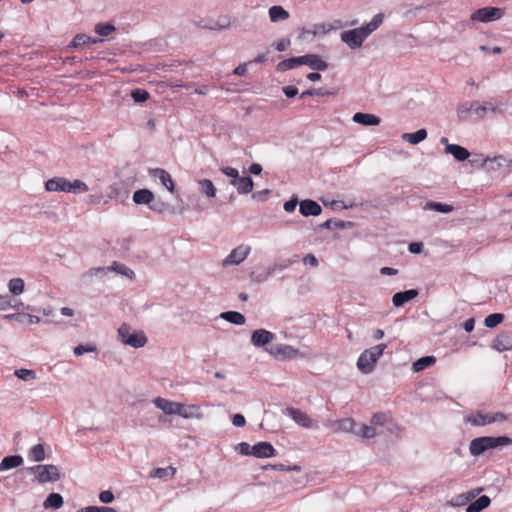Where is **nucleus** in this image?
<instances>
[{
    "instance_id": "20",
    "label": "nucleus",
    "mask_w": 512,
    "mask_h": 512,
    "mask_svg": "<svg viewBox=\"0 0 512 512\" xmlns=\"http://www.w3.org/2000/svg\"><path fill=\"white\" fill-rule=\"evenodd\" d=\"M482 488H475L465 493L459 494L451 500L453 506H463L470 504L482 491Z\"/></svg>"
},
{
    "instance_id": "63",
    "label": "nucleus",
    "mask_w": 512,
    "mask_h": 512,
    "mask_svg": "<svg viewBox=\"0 0 512 512\" xmlns=\"http://www.w3.org/2000/svg\"><path fill=\"white\" fill-rule=\"evenodd\" d=\"M251 448H252V446H250L249 443H247V442H241L236 446V450L241 455H245V456L252 455Z\"/></svg>"
},
{
    "instance_id": "36",
    "label": "nucleus",
    "mask_w": 512,
    "mask_h": 512,
    "mask_svg": "<svg viewBox=\"0 0 512 512\" xmlns=\"http://www.w3.org/2000/svg\"><path fill=\"white\" fill-rule=\"evenodd\" d=\"M353 223L343 220L328 219L318 226L319 229H343L352 226Z\"/></svg>"
},
{
    "instance_id": "13",
    "label": "nucleus",
    "mask_w": 512,
    "mask_h": 512,
    "mask_svg": "<svg viewBox=\"0 0 512 512\" xmlns=\"http://www.w3.org/2000/svg\"><path fill=\"white\" fill-rule=\"evenodd\" d=\"M299 205V212L304 217L318 216L322 212V207L311 199L302 200Z\"/></svg>"
},
{
    "instance_id": "52",
    "label": "nucleus",
    "mask_w": 512,
    "mask_h": 512,
    "mask_svg": "<svg viewBox=\"0 0 512 512\" xmlns=\"http://www.w3.org/2000/svg\"><path fill=\"white\" fill-rule=\"evenodd\" d=\"M148 207L151 211L162 214L167 210L168 204L162 201L161 199H155L154 195L153 202H150Z\"/></svg>"
},
{
    "instance_id": "46",
    "label": "nucleus",
    "mask_w": 512,
    "mask_h": 512,
    "mask_svg": "<svg viewBox=\"0 0 512 512\" xmlns=\"http://www.w3.org/2000/svg\"><path fill=\"white\" fill-rule=\"evenodd\" d=\"M107 274V269L105 267H95V268H91L89 269L88 271H86L83 275H82V280L85 282V283H90L91 282V279L94 277V276H98V275H106Z\"/></svg>"
},
{
    "instance_id": "8",
    "label": "nucleus",
    "mask_w": 512,
    "mask_h": 512,
    "mask_svg": "<svg viewBox=\"0 0 512 512\" xmlns=\"http://www.w3.org/2000/svg\"><path fill=\"white\" fill-rule=\"evenodd\" d=\"M250 246L240 245L233 249L230 254L223 260V266L239 265L250 253Z\"/></svg>"
},
{
    "instance_id": "14",
    "label": "nucleus",
    "mask_w": 512,
    "mask_h": 512,
    "mask_svg": "<svg viewBox=\"0 0 512 512\" xmlns=\"http://www.w3.org/2000/svg\"><path fill=\"white\" fill-rule=\"evenodd\" d=\"M355 421L352 418H344L336 421H332L327 426L332 429L333 432H355Z\"/></svg>"
},
{
    "instance_id": "48",
    "label": "nucleus",
    "mask_w": 512,
    "mask_h": 512,
    "mask_svg": "<svg viewBox=\"0 0 512 512\" xmlns=\"http://www.w3.org/2000/svg\"><path fill=\"white\" fill-rule=\"evenodd\" d=\"M489 109L493 112H496L497 107L494 106L492 103L486 102L483 105H475L473 108V112L478 116L479 119H483L486 116V113Z\"/></svg>"
},
{
    "instance_id": "4",
    "label": "nucleus",
    "mask_w": 512,
    "mask_h": 512,
    "mask_svg": "<svg viewBox=\"0 0 512 512\" xmlns=\"http://www.w3.org/2000/svg\"><path fill=\"white\" fill-rule=\"evenodd\" d=\"M39 483L56 482L61 478L59 469L53 464L35 465L29 468Z\"/></svg>"
},
{
    "instance_id": "45",
    "label": "nucleus",
    "mask_w": 512,
    "mask_h": 512,
    "mask_svg": "<svg viewBox=\"0 0 512 512\" xmlns=\"http://www.w3.org/2000/svg\"><path fill=\"white\" fill-rule=\"evenodd\" d=\"M276 271V266H272V267H268L267 269H265L264 271L260 272V273H255V272H252L251 273V279L254 281V282H257V283H261V282H264L266 280H268V278Z\"/></svg>"
},
{
    "instance_id": "61",
    "label": "nucleus",
    "mask_w": 512,
    "mask_h": 512,
    "mask_svg": "<svg viewBox=\"0 0 512 512\" xmlns=\"http://www.w3.org/2000/svg\"><path fill=\"white\" fill-rule=\"evenodd\" d=\"M291 44L289 38H283L277 42L272 43V47H274L277 51L282 52L285 51Z\"/></svg>"
},
{
    "instance_id": "10",
    "label": "nucleus",
    "mask_w": 512,
    "mask_h": 512,
    "mask_svg": "<svg viewBox=\"0 0 512 512\" xmlns=\"http://www.w3.org/2000/svg\"><path fill=\"white\" fill-rule=\"evenodd\" d=\"M252 456L256 458H270L277 454L276 449L269 442H258L251 448Z\"/></svg>"
},
{
    "instance_id": "16",
    "label": "nucleus",
    "mask_w": 512,
    "mask_h": 512,
    "mask_svg": "<svg viewBox=\"0 0 512 512\" xmlns=\"http://www.w3.org/2000/svg\"><path fill=\"white\" fill-rule=\"evenodd\" d=\"M383 20L384 14L378 13L374 15V17L369 23L359 27V32L362 34L363 38L366 39L370 34L376 31L383 23Z\"/></svg>"
},
{
    "instance_id": "57",
    "label": "nucleus",
    "mask_w": 512,
    "mask_h": 512,
    "mask_svg": "<svg viewBox=\"0 0 512 512\" xmlns=\"http://www.w3.org/2000/svg\"><path fill=\"white\" fill-rule=\"evenodd\" d=\"M388 414L386 413H375L371 418V424L373 426H384L385 423L388 421Z\"/></svg>"
},
{
    "instance_id": "34",
    "label": "nucleus",
    "mask_w": 512,
    "mask_h": 512,
    "mask_svg": "<svg viewBox=\"0 0 512 512\" xmlns=\"http://www.w3.org/2000/svg\"><path fill=\"white\" fill-rule=\"evenodd\" d=\"M220 317L229 323L235 324V325H243L245 324V316L237 311H226L222 312L220 314Z\"/></svg>"
},
{
    "instance_id": "40",
    "label": "nucleus",
    "mask_w": 512,
    "mask_h": 512,
    "mask_svg": "<svg viewBox=\"0 0 512 512\" xmlns=\"http://www.w3.org/2000/svg\"><path fill=\"white\" fill-rule=\"evenodd\" d=\"M31 461L40 462L45 459V450L42 444H36L28 452Z\"/></svg>"
},
{
    "instance_id": "51",
    "label": "nucleus",
    "mask_w": 512,
    "mask_h": 512,
    "mask_svg": "<svg viewBox=\"0 0 512 512\" xmlns=\"http://www.w3.org/2000/svg\"><path fill=\"white\" fill-rule=\"evenodd\" d=\"M89 190L87 184L81 180H74L73 182L69 181V192L78 194V193H84Z\"/></svg>"
},
{
    "instance_id": "38",
    "label": "nucleus",
    "mask_w": 512,
    "mask_h": 512,
    "mask_svg": "<svg viewBox=\"0 0 512 512\" xmlns=\"http://www.w3.org/2000/svg\"><path fill=\"white\" fill-rule=\"evenodd\" d=\"M200 192L207 197H215L216 195V187L213 182L209 179H202L198 181Z\"/></svg>"
},
{
    "instance_id": "42",
    "label": "nucleus",
    "mask_w": 512,
    "mask_h": 512,
    "mask_svg": "<svg viewBox=\"0 0 512 512\" xmlns=\"http://www.w3.org/2000/svg\"><path fill=\"white\" fill-rule=\"evenodd\" d=\"M475 106V102H469L465 101L461 104H459L457 108V116L459 120L463 121L466 120L468 115L473 111V108Z\"/></svg>"
},
{
    "instance_id": "32",
    "label": "nucleus",
    "mask_w": 512,
    "mask_h": 512,
    "mask_svg": "<svg viewBox=\"0 0 512 512\" xmlns=\"http://www.w3.org/2000/svg\"><path fill=\"white\" fill-rule=\"evenodd\" d=\"M269 17L271 22L284 21L289 18V12L282 6L274 5L269 8Z\"/></svg>"
},
{
    "instance_id": "62",
    "label": "nucleus",
    "mask_w": 512,
    "mask_h": 512,
    "mask_svg": "<svg viewBox=\"0 0 512 512\" xmlns=\"http://www.w3.org/2000/svg\"><path fill=\"white\" fill-rule=\"evenodd\" d=\"M114 494L112 493V491L110 490H105V491H102L100 492L99 494V500L102 502V503H105V504H108V503H111L114 501Z\"/></svg>"
},
{
    "instance_id": "15",
    "label": "nucleus",
    "mask_w": 512,
    "mask_h": 512,
    "mask_svg": "<svg viewBox=\"0 0 512 512\" xmlns=\"http://www.w3.org/2000/svg\"><path fill=\"white\" fill-rule=\"evenodd\" d=\"M303 65L309 66L312 70L324 71L328 68V63L317 54H306L302 56Z\"/></svg>"
},
{
    "instance_id": "7",
    "label": "nucleus",
    "mask_w": 512,
    "mask_h": 512,
    "mask_svg": "<svg viewBox=\"0 0 512 512\" xmlns=\"http://www.w3.org/2000/svg\"><path fill=\"white\" fill-rule=\"evenodd\" d=\"M284 413L287 416L291 417L298 425L304 428L317 429L319 427L318 422L316 420L310 418V416L306 412H303L300 409L287 407Z\"/></svg>"
},
{
    "instance_id": "26",
    "label": "nucleus",
    "mask_w": 512,
    "mask_h": 512,
    "mask_svg": "<svg viewBox=\"0 0 512 512\" xmlns=\"http://www.w3.org/2000/svg\"><path fill=\"white\" fill-rule=\"evenodd\" d=\"M6 319L15 320L21 324H38L41 319L36 315L28 313H13L4 316Z\"/></svg>"
},
{
    "instance_id": "35",
    "label": "nucleus",
    "mask_w": 512,
    "mask_h": 512,
    "mask_svg": "<svg viewBox=\"0 0 512 512\" xmlns=\"http://www.w3.org/2000/svg\"><path fill=\"white\" fill-rule=\"evenodd\" d=\"M107 269V272L108 271H114L118 274H121L123 276H126L127 278L129 279H134L135 278V273L132 269H130L129 267H127L125 264H122V263H119V262H116L114 261L112 263V265L109 267V268H106Z\"/></svg>"
},
{
    "instance_id": "58",
    "label": "nucleus",
    "mask_w": 512,
    "mask_h": 512,
    "mask_svg": "<svg viewBox=\"0 0 512 512\" xmlns=\"http://www.w3.org/2000/svg\"><path fill=\"white\" fill-rule=\"evenodd\" d=\"M96 349V346L93 344H80L74 348V354L76 356H82L84 353L95 352Z\"/></svg>"
},
{
    "instance_id": "44",
    "label": "nucleus",
    "mask_w": 512,
    "mask_h": 512,
    "mask_svg": "<svg viewBox=\"0 0 512 512\" xmlns=\"http://www.w3.org/2000/svg\"><path fill=\"white\" fill-rule=\"evenodd\" d=\"M176 473V469L173 467H166V468H156L151 471L150 477L153 478H167V477H173Z\"/></svg>"
},
{
    "instance_id": "23",
    "label": "nucleus",
    "mask_w": 512,
    "mask_h": 512,
    "mask_svg": "<svg viewBox=\"0 0 512 512\" xmlns=\"http://www.w3.org/2000/svg\"><path fill=\"white\" fill-rule=\"evenodd\" d=\"M352 120L360 125L363 126H377L381 123V119L374 115L369 113H361L357 112L353 115Z\"/></svg>"
},
{
    "instance_id": "60",
    "label": "nucleus",
    "mask_w": 512,
    "mask_h": 512,
    "mask_svg": "<svg viewBox=\"0 0 512 512\" xmlns=\"http://www.w3.org/2000/svg\"><path fill=\"white\" fill-rule=\"evenodd\" d=\"M13 298L10 295H0V310H6L9 307H16V304H13Z\"/></svg>"
},
{
    "instance_id": "43",
    "label": "nucleus",
    "mask_w": 512,
    "mask_h": 512,
    "mask_svg": "<svg viewBox=\"0 0 512 512\" xmlns=\"http://www.w3.org/2000/svg\"><path fill=\"white\" fill-rule=\"evenodd\" d=\"M25 287L24 280L22 278H12L8 283L9 291L13 295H20L23 293Z\"/></svg>"
},
{
    "instance_id": "55",
    "label": "nucleus",
    "mask_w": 512,
    "mask_h": 512,
    "mask_svg": "<svg viewBox=\"0 0 512 512\" xmlns=\"http://www.w3.org/2000/svg\"><path fill=\"white\" fill-rule=\"evenodd\" d=\"M78 512H117V510L108 506H86L81 508Z\"/></svg>"
},
{
    "instance_id": "5",
    "label": "nucleus",
    "mask_w": 512,
    "mask_h": 512,
    "mask_svg": "<svg viewBox=\"0 0 512 512\" xmlns=\"http://www.w3.org/2000/svg\"><path fill=\"white\" fill-rule=\"evenodd\" d=\"M504 15V9L498 7H483L475 10L470 19L473 22L488 23L500 19Z\"/></svg>"
},
{
    "instance_id": "11",
    "label": "nucleus",
    "mask_w": 512,
    "mask_h": 512,
    "mask_svg": "<svg viewBox=\"0 0 512 512\" xmlns=\"http://www.w3.org/2000/svg\"><path fill=\"white\" fill-rule=\"evenodd\" d=\"M274 339L275 334L265 329H257L253 331L251 336V342L256 347H264Z\"/></svg>"
},
{
    "instance_id": "50",
    "label": "nucleus",
    "mask_w": 512,
    "mask_h": 512,
    "mask_svg": "<svg viewBox=\"0 0 512 512\" xmlns=\"http://www.w3.org/2000/svg\"><path fill=\"white\" fill-rule=\"evenodd\" d=\"M115 30V26L110 23H99L95 26V32L102 37L109 36Z\"/></svg>"
},
{
    "instance_id": "12",
    "label": "nucleus",
    "mask_w": 512,
    "mask_h": 512,
    "mask_svg": "<svg viewBox=\"0 0 512 512\" xmlns=\"http://www.w3.org/2000/svg\"><path fill=\"white\" fill-rule=\"evenodd\" d=\"M492 348L504 352L512 349V332L505 331L497 335L494 339Z\"/></svg>"
},
{
    "instance_id": "39",
    "label": "nucleus",
    "mask_w": 512,
    "mask_h": 512,
    "mask_svg": "<svg viewBox=\"0 0 512 512\" xmlns=\"http://www.w3.org/2000/svg\"><path fill=\"white\" fill-rule=\"evenodd\" d=\"M424 209L425 210H433V211H437L440 213H450L454 210V207L449 204L429 201L425 204Z\"/></svg>"
},
{
    "instance_id": "24",
    "label": "nucleus",
    "mask_w": 512,
    "mask_h": 512,
    "mask_svg": "<svg viewBox=\"0 0 512 512\" xmlns=\"http://www.w3.org/2000/svg\"><path fill=\"white\" fill-rule=\"evenodd\" d=\"M445 153L452 155L459 162L467 160L470 156V152L458 144H447Z\"/></svg>"
},
{
    "instance_id": "22",
    "label": "nucleus",
    "mask_w": 512,
    "mask_h": 512,
    "mask_svg": "<svg viewBox=\"0 0 512 512\" xmlns=\"http://www.w3.org/2000/svg\"><path fill=\"white\" fill-rule=\"evenodd\" d=\"M266 350L273 356H282L284 358H293L298 354L297 349L286 344H278Z\"/></svg>"
},
{
    "instance_id": "30",
    "label": "nucleus",
    "mask_w": 512,
    "mask_h": 512,
    "mask_svg": "<svg viewBox=\"0 0 512 512\" xmlns=\"http://www.w3.org/2000/svg\"><path fill=\"white\" fill-rule=\"evenodd\" d=\"M490 503L491 499L487 495H482L467 506L466 512H481L489 507Z\"/></svg>"
},
{
    "instance_id": "54",
    "label": "nucleus",
    "mask_w": 512,
    "mask_h": 512,
    "mask_svg": "<svg viewBox=\"0 0 512 512\" xmlns=\"http://www.w3.org/2000/svg\"><path fill=\"white\" fill-rule=\"evenodd\" d=\"M131 97L136 103H143L149 98V93L145 89L136 88L132 90Z\"/></svg>"
},
{
    "instance_id": "28",
    "label": "nucleus",
    "mask_w": 512,
    "mask_h": 512,
    "mask_svg": "<svg viewBox=\"0 0 512 512\" xmlns=\"http://www.w3.org/2000/svg\"><path fill=\"white\" fill-rule=\"evenodd\" d=\"M64 504V499L59 493H51L47 496V498L43 502L44 509H53L58 510Z\"/></svg>"
},
{
    "instance_id": "29",
    "label": "nucleus",
    "mask_w": 512,
    "mask_h": 512,
    "mask_svg": "<svg viewBox=\"0 0 512 512\" xmlns=\"http://www.w3.org/2000/svg\"><path fill=\"white\" fill-rule=\"evenodd\" d=\"M300 65H303L302 56L291 57V58L280 61L276 66V70L278 72H286V71L294 69Z\"/></svg>"
},
{
    "instance_id": "21",
    "label": "nucleus",
    "mask_w": 512,
    "mask_h": 512,
    "mask_svg": "<svg viewBox=\"0 0 512 512\" xmlns=\"http://www.w3.org/2000/svg\"><path fill=\"white\" fill-rule=\"evenodd\" d=\"M45 188L49 192H56V191H62V192H69V180L63 177H55L52 179H49L45 183Z\"/></svg>"
},
{
    "instance_id": "9",
    "label": "nucleus",
    "mask_w": 512,
    "mask_h": 512,
    "mask_svg": "<svg viewBox=\"0 0 512 512\" xmlns=\"http://www.w3.org/2000/svg\"><path fill=\"white\" fill-rule=\"evenodd\" d=\"M341 40L344 42L349 48L355 50L360 48L365 41L362 34L359 32L358 28L343 31L341 33Z\"/></svg>"
},
{
    "instance_id": "3",
    "label": "nucleus",
    "mask_w": 512,
    "mask_h": 512,
    "mask_svg": "<svg viewBox=\"0 0 512 512\" xmlns=\"http://www.w3.org/2000/svg\"><path fill=\"white\" fill-rule=\"evenodd\" d=\"M118 335L124 344L133 348H142L147 343V337L143 331H132L131 326L126 323L118 328Z\"/></svg>"
},
{
    "instance_id": "27",
    "label": "nucleus",
    "mask_w": 512,
    "mask_h": 512,
    "mask_svg": "<svg viewBox=\"0 0 512 512\" xmlns=\"http://www.w3.org/2000/svg\"><path fill=\"white\" fill-rule=\"evenodd\" d=\"M23 458L20 455H9L2 459L0 462V472L7 471L21 466Z\"/></svg>"
},
{
    "instance_id": "53",
    "label": "nucleus",
    "mask_w": 512,
    "mask_h": 512,
    "mask_svg": "<svg viewBox=\"0 0 512 512\" xmlns=\"http://www.w3.org/2000/svg\"><path fill=\"white\" fill-rule=\"evenodd\" d=\"M14 374L23 381H30L36 378V372L32 369H17Z\"/></svg>"
},
{
    "instance_id": "59",
    "label": "nucleus",
    "mask_w": 512,
    "mask_h": 512,
    "mask_svg": "<svg viewBox=\"0 0 512 512\" xmlns=\"http://www.w3.org/2000/svg\"><path fill=\"white\" fill-rule=\"evenodd\" d=\"M265 468L266 469L271 468V469L279 470V471H300L301 470V466L296 465V464L291 465V466H287L284 464H273V465H267Z\"/></svg>"
},
{
    "instance_id": "19",
    "label": "nucleus",
    "mask_w": 512,
    "mask_h": 512,
    "mask_svg": "<svg viewBox=\"0 0 512 512\" xmlns=\"http://www.w3.org/2000/svg\"><path fill=\"white\" fill-rule=\"evenodd\" d=\"M150 175L158 178L163 186H165L171 193L174 192V182L171 175L162 168H155L150 170Z\"/></svg>"
},
{
    "instance_id": "37",
    "label": "nucleus",
    "mask_w": 512,
    "mask_h": 512,
    "mask_svg": "<svg viewBox=\"0 0 512 512\" xmlns=\"http://www.w3.org/2000/svg\"><path fill=\"white\" fill-rule=\"evenodd\" d=\"M436 362V358L434 356H424L416 360L413 365V371L419 372L430 366H432Z\"/></svg>"
},
{
    "instance_id": "18",
    "label": "nucleus",
    "mask_w": 512,
    "mask_h": 512,
    "mask_svg": "<svg viewBox=\"0 0 512 512\" xmlns=\"http://www.w3.org/2000/svg\"><path fill=\"white\" fill-rule=\"evenodd\" d=\"M419 294L417 289H409L397 292L392 297V303L395 307H401L408 301L416 298Z\"/></svg>"
},
{
    "instance_id": "64",
    "label": "nucleus",
    "mask_w": 512,
    "mask_h": 512,
    "mask_svg": "<svg viewBox=\"0 0 512 512\" xmlns=\"http://www.w3.org/2000/svg\"><path fill=\"white\" fill-rule=\"evenodd\" d=\"M221 173L224 175L231 177L232 180H236L239 177V172L236 168L233 167H222L220 169Z\"/></svg>"
},
{
    "instance_id": "49",
    "label": "nucleus",
    "mask_w": 512,
    "mask_h": 512,
    "mask_svg": "<svg viewBox=\"0 0 512 512\" xmlns=\"http://www.w3.org/2000/svg\"><path fill=\"white\" fill-rule=\"evenodd\" d=\"M354 434L365 439H370L376 435V430L373 425L368 426L366 424H362L359 430H355Z\"/></svg>"
},
{
    "instance_id": "33",
    "label": "nucleus",
    "mask_w": 512,
    "mask_h": 512,
    "mask_svg": "<svg viewBox=\"0 0 512 512\" xmlns=\"http://www.w3.org/2000/svg\"><path fill=\"white\" fill-rule=\"evenodd\" d=\"M427 138L426 129H419L413 133H404L402 139L409 142L412 145H416Z\"/></svg>"
},
{
    "instance_id": "47",
    "label": "nucleus",
    "mask_w": 512,
    "mask_h": 512,
    "mask_svg": "<svg viewBox=\"0 0 512 512\" xmlns=\"http://www.w3.org/2000/svg\"><path fill=\"white\" fill-rule=\"evenodd\" d=\"M504 314L502 313H492L489 314L485 320L484 324L487 328H494L499 325L504 320Z\"/></svg>"
},
{
    "instance_id": "31",
    "label": "nucleus",
    "mask_w": 512,
    "mask_h": 512,
    "mask_svg": "<svg viewBox=\"0 0 512 512\" xmlns=\"http://www.w3.org/2000/svg\"><path fill=\"white\" fill-rule=\"evenodd\" d=\"M467 422L474 426H486L492 424L490 413L477 412L467 417Z\"/></svg>"
},
{
    "instance_id": "17",
    "label": "nucleus",
    "mask_w": 512,
    "mask_h": 512,
    "mask_svg": "<svg viewBox=\"0 0 512 512\" xmlns=\"http://www.w3.org/2000/svg\"><path fill=\"white\" fill-rule=\"evenodd\" d=\"M230 184L236 188L239 194H248L254 188V182L250 176L238 177L236 180H231Z\"/></svg>"
},
{
    "instance_id": "25",
    "label": "nucleus",
    "mask_w": 512,
    "mask_h": 512,
    "mask_svg": "<svg viewBox=\"0 0 512 512\" xmlns=\"http://www.w3.org/2000/svg\"><path fill=\"white\" fill-rule=\"evenodd\" d=\"M154 193L146 188L138 189L133 193V201L137 205H149L153 202Z\"/></svg>"
},
{
    "instance_id": "6",
    "label": "nucleus",
    "mask_w": 512,
    "mask_h": 512,
    "mask_svg": "<svg viewBox=\"0 0 512 512\" xmlns=\"http://www.w3.org/2000/svg\"><path fill=\"white\" fill-rule=\"evenodd\" d=\"M153 403L158 409L162 410L165 414H177L184 418L190 417V415L186 412V406L184 404L169 401L161 397L155 398Z\"/></svg>"
},
{
    "instance_id": "1",
    "label": "nucleus",
    "mask_w": 512,
    "mask_h": 512,
    "mask_svg": "<svg viewBox=\"0 0 512 512\" xmlns=\"http://www.w3.org/2000/svg\"><path fill=\"white\" fill-rule=\"evenodd\" d=\"M512 444V439L507 436H482L471 440L469 451L472 456H479L487 450Z\"/></svg>"
},
{
    "instance_id": "41",
    "label": "nucleus",
    "mask_w": 512,
    "mask_h": 512,
    "mask_svg": "<svg viewBox=\"0 0 512 512\" xmlns=\"http://www.w3.org/2000/svg\"><path fill=\"white\" fill-rule=\"evenodd\" d=\"M336 94V91H329L325 88H313L306 91H303L300 94V98L303 99L308 96H318V97H325V96H334Z\"/></svg>"
},
{
    "instance_id": "56",
    "label": "nucleus",
    "mask_w": 512,
    "mask_h": 512,
    "mask_svg": "<svg viewBox=\"0 0 512 512\" xmlns=\"http://www.w3.org/2000/svg\"><path fill=\"white\" fill-rule=\"evenodd\" d=\"M89 40V36L86 34H77L70 42V48H79L83 45H87L86 41Z\"/></svg>"
},
{
    "instance_id": "2",
    "label": "nucleus",
    "mask_w": 512,
    "mask_h": 512,
    "mask_svg": "<svg viewBox=\"0 0 512 512\" xmlns=\"http://www.w3.org/2000/svg\"><path fill=\"white\" fill-rule=\"evenodd\" d=\"M386 348L387 345L381 343L364 350L357 361L358 369L364 374L371 373L375 368V364L377 363L378 359L383 355V352Z\"/></svg>"
}]
</instances>
